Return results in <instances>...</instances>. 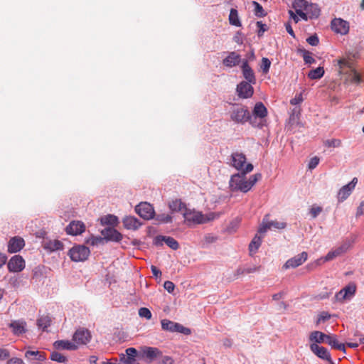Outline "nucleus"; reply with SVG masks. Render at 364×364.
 I'll return each instance as SVG.
<instances>
[{
	"label": "nucleus",
	"mask_w": 364,
	"mask_h": 364,
	"mask_svg": "<svg viewBox=\"0 0 364 364\" xmlns=\"http://www.w3.org/2000/svg\"><path fill=\"white\" fill-rule=\"evenodd\" d=\"M253 170V165L252 164H247L245 169L238 173L232 175L229 181V187L231 191H241L247 193L250 190V186L247 183L246 174Z\"/></svg>",
	"instance_id": "1"
},
{
	"label": "nucleus",
	"mask_w": 364,
	"mask_h": 364,
	"mask_svg": "<svg viewBox=\"0 0 364 364\" xmlns=\"http://www.w3.org/2000/svg\"><path fill=\"white\" fill-rule=\"evenodd\" d=\"M338 65V73L340 75H345L344 83L359 84L362 82L361 75L355 70L353 62L350 60L341 58L337 60Z\"/></svg>",
	"instance_id": "2"
},
{
	"label": "nucleus",
	"mask_w": 364,
	"mask_h": 364,
	"mask_svg": "<svg viewBox=\"0 0 364 364\" xmlns=\"http://www.w3.org/2000/svg\"><path fill=\"white\" fill-rule=\"evenodd\" d=\"M230 118L236 123L245 124L251 119V115L247 107L237 106L231 111Z\"/></svg>",
	"instance_id": "3"
},
{
	"label": "nucleus",
	"mask_w": 364,
	"mask_h": 364,
	"mask_svg": "<svg viewBox=\"0 0 364 364\" xmlns=\"http://www.w3.org/2000/svg\"><path fill=\"white\" fill-rule=\"evenodd\" d=\"M90 253L89 248L85 245L74 246L69 251L70 257L74 262H83L86 260Z\"/></svg>",
	"instance_id": "4"
},
{
	"label": "nucleus",
	"mask_w": 364,
	"mask_h": 364,
	"mask_svg": "<svg viewBox=\"0 0 364 364\" xmlns=\"http://www.w3.org/2000/svg\"><path fill=\"white\" fill-rule=\"evenodd\" d=\"M183 215L187 223L201 224L208 220L201 213L187 208H185Z\"/></svg>",
	"instance_id": "5"
},
{
	"label": "nucleus",
	"mask_w": 364,
	"mask_h": 364,
	"mask_svg": "<svg viewBox=\"0 0 364 364\" xmlns=\"http://www.w3.org/2000/svg\"><path fill=\"white\" fill-rule=\"evenodd\" d=\"M161 328L164 331L170 332H179L184 333L185 335H188L191 333V330L189 328L183 326L178 323L173 322L168 319H163L161 320Z\"/></svg>",
	"instance_id": "6"
},
{
	"label": "nucleus",
	"mask_w": 364,
	"mask_h": 364,
	"mask_svg": "<svg viewBox=\"0 0 364 364\" xmlns=\"http://www.w3.org/2000/svg\"><path fill=\"white\" fill-rule=\"evenodd\" d=\"M136 213L145 220L152 219L155 212L153 206L146 202H141L135 207Z\"/></svg>",
	"instance_id": "7"
},
{
	"label": "nucleus",
	"mask_w": 364,
	"mask_h": 364,
	"mask_svg": "<svg viewBox=\"0 0 364 364\" xmlns=\"http://www.w3.org/2000/svg\"><path fill=\"white\" fill-rule=\"evenodd\" d=\"M140 354L141 357L149 363L162 356V352L158 348L149 346H142L140 348Z\"/></svg>",
	"instance_id": "8"
},
{
	"label": "nucleus",
	"mask_w": 364,
	"mask_h": 364,
	"mask_svg": "<svg viewBox=\"0 0 364 364\" xmlns=\"http://www.w3.org/2000/svg\"><path fill=\"white\" fill-rule=\"evenodd\" d=\"M356 291V286L354 284H350L343 288L335 295V299L341 303L353 297Z\"/></svg>",
	"instance_id": "9"
},
{
	"label": "nucleus",
	"mask_w": 364,
	"mask_h": 364,
	"mask_svg": "<svg viewBox=\"0 0 364 364\" xmlns=\"http://www.w3.org/2000/svg\"><path fill=\"white\" fill-rule=\"evenodd\" d=\"M357 183L358 178L354 177L349 183L341 187L337 194L338 202L341 203L346 200L354 190Z\"/></svg>",
	"instance_id": "10"
},
{
	"label": "nucleus",
	"mask_w": 364,
	"mask_h": 364,
	"mask_svg": "<svg viewBox=\"0 0 364 364\" xmlns=\"http://www.w3.org/2000/svg\"><path fill=\"white\" fill-rule=\"evenodd\" d=\"M309 348L311 352L319 358L326 360L331 364L333 363L331 354L326 348L316 343H311Z\"/></svg>",
	"instance_id": "11"
},
{
	"label": "nucleus",
	"mask_w": 364,
	"mask_h": 364,
	"mask_svg": "<svg viewBox=\"0 0 364 364\" xmlns=\"http://www.w3.org/2000/svg\"><path fill=\"white\" fill-rule=\"evenodd\" d=\"M7 267L10 272H21L25 268V260L21 255H14L9 261Z\"/></svg>",
	"instance_id": "12"
},
{
	"label": "nucleus",
	"mask_w": 364,
	"mask_h": 364,
	"mask_svg": "<svg viewBox=\"0 0 364 364\" xmlns=\"http://www.w3.org/2000/svg\"><path fill=\"white\" fill-rule=\"evenodd\" d=\"M308 257V255L306 252H302L301 254L296 255L295 257L288 259L283 265V268L285 269L289 268H296L301 265Z\"/></svg>",
	"instance_id": "13"
},
{
	"label": "nucleus",
	"mask_w": 364,
	"mask_h": 364,
	"mask_svg": "<svg viewBox=\"0 0 364 364\" xmlns=\"http://www.w3.org/2000/svg\"><path fill=\"white\" fill-rule=\"evenodd\" d=\"M163 242H165L172 250H176L179 248L178 242L171 237L158 235L153 241L154 245L156 246H161Z\"/></svg>",
	"instance_id": "14"
},
{
	"label": "nucleus",
	"mask_w": 364,
	"mask_h": 364,
	"mask_svg": "<svg viewBox=\"0 0 364 364\" xmlns=\"http://www.w3.org/2000/svg\"><path fill=\"white\" fill-rule=\"evenodd\" d=\"M24 246V240L21 237L14 236L9 240L7 250L9 253H16L21 251Z\"/></svg>",
	"instance_id": "15"
},
{
	"label": "nucleus",
	"mask_w": 364,
	"mask_h": 364,
	"mask_svg": "<svg viewBox=\"0 0 364 364\" xmlns=\"http://www.w3.org/2000/svg\"><path fill=\"white\" fill-rule=\"evenodd\" d=\"M91 339L90 332L84 328L77 329L73 335V341L77 344L85 345Z\"/></svg>",
	"instance_id": "16"
},
{
	"label": "nucleus",
	"mask_w": 364,
	"mask_h": 364,
	"mask_svg": "<svg viewBox=\"0 0 364 364\" xmlns=\"http://www.w3.org/2000/svg\"><path fill=\"white\" fill-rule=\"evenodd\" d=\"M66 232L71 235H78L85 230L84 223L79 220L71 221L65 228Z\"/></svg>",
	"instance_id": "17"
},
{
	"label": "nucleus",
	"mask_w": 364,
	"mask_h": 364,
	"mask_svg": "<svg viewBox=\"0 0 364 364\" xmlns=\"http://www.w3.org/2000/svg\"><path fill=\"white\" fill-rule=\"evenodd\" d=\"M249 82L242 81L237 86L238 96L241 98H249L252 96L254 89Z\"/></svg>",
	"instance_id": "18"
},
{
	"label": "nucleus",
	"mask_w": 364,
	"mask_h": 364,
	"mask_svg": "<svg viewBox=\"0 0 364 364\" xmlns=\"http://www.w3.org/2000/svg\"><path fill=\"white\" fill-rule=\"evenodd\" d=\"M331 28L337 33L346 34L349 31L348 23L341 18H334L331 21Z\"/></svg>",
	"instance_id": "19"
},
{
	"label": "nucleus",
	"mask_w": 364,
	"mask_h": 364,
	"mask_svg": "<svg viewBox=\"0 0 364 364\" xmlns=\"http://www.w3.org/2000/svg\"><path fill=\"white\" fill-rule=\"evenodd\" d=\"M231 158V165L237 170L241 171L242 172L245 167V164L247 160L245 155L242 153L235 152L232 154Z\"/></svg>",
	"instance_id": "20"
},
{
	"label": "nucleus",
	"mask_w": 364,
	"mask_h": 364,
	"mask_svg": "<svg viewBox=\"0 0 364 364\" xmlns=\"http://www.w3.org/2000/svg\"><path fill=\"white\" fill-rule=\"evenodd\" d=\"M102 235L105 240L114 242H119L123 237L118 230L112 228H105L102 231Z\"/></svg>",
	"instance_id": "21"
},
{
	"label": "nucleus",
	"mask_w": 364,
	"mask_h": 364,
	"mask_svg": "<svg viewBox=\"0 0 364 364\" xmlns=\"http://www.w3.org/2000/svg\"><path fill=\"white\" fill-rule=\"evenodd\" d=\"M241 55L236 52H230L228 55L223 59V63L225 66L232 68L240 64Z\"/></svg>",
	"instance_id": "22"
},
{
	"label": "nucleus",
	"mask_w": 364,
	"mask_h": 364,
	"mask_svg": "<svg viewBox=\"0 0 364 364\" xmlns=\"http://www.w3.org/2000/svg\"><path fill=\"white\" fill-rule=\"evenodd\" d=\"M287 226V223L284 222H279L277 220L267 222L264 223L263 222L262 226L260 227L259 232L261 233L265 232L267 230L270 229H284Z\"/></svg>",
	"instance_id": "23"
},
{
	"label": "nucleus",
	"mask_w": 364,
	"mask_h": 364,
	"mask_svg": "<svg viewBox=\"0 0 364 364\" xmlns=\"http://www.w3.org/2000/svg\"><path fill=\"white\" fill-rule=\"evenodd\" d=\"M328 336V334H326L319 331H314L310 333L309 340L311 343H326Z\"/></svg>",
	"instance_id": "24"
},
{
	"label": "nucleus",
	"mask_w": 364,
	"mask_h": 364,
	"mask_svg": "<svg viewBox=\"0 0 364 364\" xmlns=\"http://www.w3.org/2000/svg\"><path fill=\"white\" fill-rule=\"evenodd\" d=\"M242 70L244 77L250 83L255 84L256 82L255 73L252 69L250 67L247 60H245L242 65Z\"/></svg>",
	"instance_id": "25"
},
{
	"label": "nucleus",
	"mask_w": 364,
	"mask_h": 364,
	"mask_svg": "<svg viewBox=\"0 0 364 364\" xmlns=\"http://www.w3.org/2000/svg\"><path fill=\"white\" fill-rule=\"evenodd\" d=\"M124 227L127 230H136L141 226L139 220L134 216H126L122 220Z\"/></svg>",
	"instance_id": "26"
},
{
	"label": "nucleus",
	"mask_w": 364,
	"mask_h": 364,
	"mask_svg": "<svg viewBox=\"0 0 364 364\" xmlns=\"http://www.w3.org/2000/svg\"><path fill=\"white\" fill-rule=\"evenodd\" d=\"M326 343H328L333 348L346 353L345 344L339 343L337 339V336L334 334H328V336L326 340Z\"/></svg>",
	"instance_id": "27"
},
{
	"label": "nucleus",
	"mask_w": 364,
	"mask_h": 364,
	"mask_svg": "<svg viewBox=\"0 0 364 364\" xmlns=\"http://www.w3.org/2000/svg\"><path fill=\"white\" fill-rule=\"evenodd\" d=\"M25 358L28 360H36L38 361H43L46 358L45 353L39 350H27L25 353Z\"/></svg>",
	"instance_id": "28"
},
{
	"label": "nucleus",
	"mask_w": 364,
	"mask_h": 364,
	"mask_svg": "<svg viewBox=\"0 0 364 364\" xmlns=\"http://www.w3.org/2000/svg\"><path fill=\"white\" fill-rule=\"evenodd\" d=\"M53 346L55 347V348L56 349H65V350H76L77 349V346L69 341H63V340H60V341H55L54 343H53Z\"/></svg>",
	"instance_id": "29"
},
{
	"label": "nucleus",
	"mask_w": 364,
	"mask_h": 364,
	"mask_svg": "<svg viewBox=\"0 0 364 364\" xmlns=\"http://www.w3.org/2000/svg\"><path fill=\"white\" fill-rule=\"evenodd\" d=\"M253 114L255 117L263 119L267 115V109L262 102L255 104L253 109Z\"/></svg>",
	"instance_id": "30"
},
{
	"label": "nucleus",
	"mask_w": 364,
	"mask_h": 364,
	"mask_svg": "<svg viewBox=\"0 0 364 364\" xmlns=\"http://www.w3.org/2000/svg\"><path fill=\"white\" fill-rule=\"evenodd\" d=\"M12 331L16 335H20L26 332V322L15 321L10 324Z\"/></svg>",
	"instance_id": "31"
},
{
	"label": "nucleus",
	"mask_w": 364,
	"mask_h": 364,
	"mask_svg": "<svg viewBox=\"0 0 364 364\" xmlns=\"http://www.w3.org/2000/svg\"><path fill=\"white\" fill-rule=\"evenodd\" d=\"M309 18H317L320 15V9L318 5L311 4L306 8Z\"/></svg>",
	"instance_id": "32"
},
{
	"label": "nucleus",
	"mask_w": 364,
	"mask_h": 364,
	"mask_svg": "<svg viewBox=\"0 0 364 364\" xmlns=\"http://www.w3.org/2000/svg\"><path fill=\"white\" fill-rule=\"evenodd\" d=\"M51 318L48 315L41 316L37 320V326L38 328H42L43 331H46V328L50 326Z\"/></svg>",
	"instance_id": "33"
},
{
	"label": "nucleus",
	"mask_w": 364,
	"mask_h": 364,
	"mask_svg": "<svg viewBox=\"0 0 364 364\" xmlns=\"http://www.w3.org/2000/svg\"><path fill=\"white\" fill-rule=\"evenodd\" d=\"M168 206H169V208L173 212L184 211L185 208H186V205L181 200H178V199L172 200L169 203Z\"/></svg>",
	"instance_id": "34"
},
{
	"label": "nucleus",
	"mask_w": 364,
	"mask_h": 364,
	"mask_svg": "<svg viewBox=\"0 0 364 364\" xmlns=\"http://www.w3.org/2000/svg\"><path fill=\"white\" fill-rule=\"evenodd\" d=\"M230 23L237 27L241 26V22L238 16L237 11L235 9H231L229 15Z\"/></svg>",
	"instance_id": "35"
},
{
	"label": "nucleus",
	"mask_w": 364,
	"mask_h": 364,
	"mask_svg": "<svg viewBox=\"0 0 364 364\" xmlns=\"http://www.w3.org/2000/svg\"><path fill=\"white\" fill-rule=\"evenodd\" d=\"M262 244V238L260 236L255 235L249 245V250L250 254L255 253L257 251Z\"/></svg>",
	"instance_id": "36"
},
{
	"label": "nucleus",
	"mask_w": 364,
	"mask_h": 364,
	"mask_svg": "<svg viewBox=\"0 0 364 364\" xmlns=\"http://www.w3.org/2000/svg\"><path fill=\"white\" fill-rule=\"evenodd\" d=\"M324 75V69L322 67H318L316 69L311 70L308 73V77L311 80H318L321 78Z\"/></svg>",
	"instance_id": "37"
},
{
	"label": "nucleus",
	"mask_w": 364,
	"mask_h": 364,
	"mask_svg": "<svg viewBox=\"0 0 364 364\" xmlns=\"http://www.w3.org/2000/svg\"><path fill=\"white\" fill-rule=\"evenodd\" d=\"M352 246V244L350 241H345L340 247L333 250L335 255L336 257H338L343 253L346 252Z\"/></svg>",
	"instance_id": "38"
},
{
	"label": "nucleus",
	"mask_w": 364,
	"mask_h": 364,
	"mask_svg": "<svg viewBox=\"0 0 364 364\" xmlns=\"http://www.w3.org/2000/svg\"><path fill=\"white\" fill-rule=\"evenodd\" d=\"M63 247V243L57 240L49 241L46 242L44 245V247L46 249H49L50 251H55L58 250H61Z\"/></svg>",
	"instance_id": "39"
},
{
	"label": "nucleus",
	"mask_w": 364,
	"mask_h": 364,
	"mask_svg": "<svg viewBox=\"0 0 364 364\" xmlns=\"http://www.w3.org/2000/svg\"><path fill=\"white\" fill-rule=\"evenodd\" d=\"M50 358L52 360L61 363H66L68 360L65 356L56 351L52 352Z\"/></svg>",
	"instance_id": "40"
},
{
	"label": "nucleus",
	"mask_w": 364,
	"mask_h": 364,
	"mask_svg": "<svg viewBox=\"0 0 364 364\" xmlns=\"http://www.w3.org/2000/svg\"><path fill=\"white\" fill-rule=\"evenodd\" d=\"M308 3L305 0H294L293 3V7L295 11H299L304 9L308 6Z\"/></svg>",
	"instance_id": "41"
},
{
	"label": "nucleus",
	"mask_w": 364,
	"mask_h": 364,
	"mask_svg": "<svg viewBox=\"0 0 364 364\" xmlns=\"http://www.w3.org/2000/svg\"><path fill=\"white\" fill-rule=\"evenodd\" d=\"M156 220L159 223H169L172 221V218L169 215L163 213L156 215Z\"/></svg>",
	"instance_id": "42"
},
{
	"label": "nucleus",
	"mask_w": 364,
	"mask_h": 364,
	"mask_svg": "<svg viewBox=\"0 0 364 364\" xmlns=\"http://www.w3.org/2000/svg\"><path fill=\"white\" fill-rule=\"evenodd\" d=\"M255 6V14L259 17H263L266 15L262 6L257 1L252 2Z\"/></svg>",
	"instance_id": "43"
},
{
	"label": "nucleus",
	"mask_w": 364,
	"mask_h": 364,
	"mask_svg": "<svg viewBox=\"0 0 364 364\" xmlns=\"http://www.w3.org/2000/svg\"><path fill=\"white\" fill-rule=\"evenodd\" d=\"M103 224L114 225L117 223V218L112 215H108L101 220Z\"/></svg>",
	"instance_id": "44"
},
{
	"label": "nucleus",
	"mask_w": 364,
	"mask_h": 364,
	"mask_svg": "<svg viewBox=\"0 0 364 364\" xmlns=\"http://www.w3.org/2000/svg\"><path fill=\"white\" fill-rule=\"evenodd\" d=\"M303 53L304 61L306 64H312L315 63V59L311 56V53L306 50L301 51Z\"/></svg>",
	"instance_id": "45"
},
{
	"label": "nucleus",
	"mask_w": 364,
	"mask_h": 364,
	"mask_svg": "<svg viewBox=\"0 0 364 364\" xmlns=\"http://www.w3.org/2000/svg\"><path fill=\"white\" fill-rule=\"evenodd\" d=\"M271 65V61L267 58H262L261 69L264 73H267L269 72V68Z\"/></svg>",
	"instance_id": "46"
},
{
	"label": "nucleus",
	"mask_w": 364,
	"mask_h": 364,
	"mask_svg": "<svg viewBox=\"0 0 364 364\" xmlns=\"http://www.w3.org/2000/svg\"><path fill=\"white\" fill-rule=\"evenodd\" d=\"M259 267H252L244 269H238L237 270V274H245L255 272L259 270Z\"/></svg>",
	"instance_id": "47"
},
{
	"label": "nucleus",
	"mask_w": 364,
	"mask_h": 364,
	"mask_svg": "<svg viewBox=\"0 0 364 364\" xmlns=\"http://www.w3.org/2000/svg\"><path fill=\"white\" fill-rule=\"evenodd\" d=\"M331 318V315L326 311H322L318 316L316 324L323 323Z\"/></svg>",
	"instance_id": "48"
},
{
	"label": "nucleus",
	"mask_w": 364,
	"mask_h": 364,
	"mask_svg": "<svg viewBox=\"0 0 364 364\" xmlns=\"http://www.w3.org/2000/svg\"><path fill=\"white\" fill-rule=\"evenodd\" d=\"M325 145L328 147H338L341 145V141L336 139L326 140L325 141Z\"/></svg>",
	"instance_id": "49"
},
{
	"label": "nucleus",
	"mask_w": 364,
	"mask_h": 364,
	"mask_svg": "<svg viewBox=\"0 0 364 364\" xmlns=\"http://www.w3.org/2000/svg\"><path fill=\"white\" fill-rule=\"evenodd\" d=\"M262 175L261 173H255L254 175H252L249 179L247 180V183L250 186V189L252 188V186L257 183V181L259 179H261Z\"/></svg>",
	"instance_id": "50"
},
{
	"label": "nucleus",
	"mask_w": 364,
	"mask_h": 364,
	"mask_svg": "<svg viewBox=\"0 0 364 364\" xmlns=\"http://www.w3.org/2000/svg\"><path fill=\"white\" fill-rule=\"evenodd\" d=\"M139 315L141 317H144L147 319H150L151 318V312L149 311V309L142 307L140 308L139 310Z\"/></svg>",
	"instance_id": "51"
},
{
	"label": "nucleus",
	"mask_w": 364,
	"mask_h": 364,
	"mask_svg": "<svg viewBox=\"0 0 364 364\" xmlns=\"http://www.w3.org/2000/svg\"><path fill=\"white\" fill-rule=\"evenodd\" d=\"M323 209L320 206L313 205L310 209V214L313 218H316L321 212Z\"/></svg>",
	"instance_id": "52"
},
{
	"label": "nucleus",
	"mask_w": 364,
	"mask_h": 364,
	"mask_svg": "<svg viewBox=\"0 0 364 364\" xmlns=\"http://www.w3.org/2000/svg\"><path fill=\"white\" fill-rule=\"evenodd\" d=\"M309 44L313 46H316L318 44L319 40L316 35H313L306 39Z\"/></svg>",
	"instance_id": "53"
},
{
	"label": "nucleus",
	"mask_w": 364,
	"mask_h": 364,
	"mask_svg": "<svg viewBox=\"0 0 364 364\" xmlns=\"http://www.w3.org/2000/svg\"><path fill=\"white\" fill-rule=\"evenodd\" d=\"M164 287L168 293H172L174 290L175 285L171 281H166L164 284Z\"/></svg>",
	"instance_id": "54"
},
{
	"label": "nucleus",
	"mask_w": 364,
	"mask_h": 364,
	"mask_svg": "<svg viewBox=\"0 0 364 364\" xmlns=\"http://www.w3.org/2000/svg\"><path fill=\"white\" fill-rule=\"evenodd\" d=\"M303 101L301 93L296 95L294 98L290 100V103L292 105H296L301 103Z\"/></svg>",
	"instance_id": "55"
},
{
	"label": "nucleus",
	"mask_w": 364,
	"mask_h": 364,
	"mask_svg": "<svg viewBox=\"0 0 364 364\" xmlns=\"http://www.w3.org/2000/svg\"><path fill=\"white\" fill-rule=\"evenodd\" d=\"M319 163V159L317 156L313 157L311 159L309 163V168L314 169L315 168Z\"/></svg>",
	"instance_id": "56"
},
{
	"label": "nucleus",
	"mask_w": 364,
	"mask_h": 364,
	"mask_svg": "<svg viewBox=\"0 0 364 364\" xmlns=\"http://www.w3.org/2000/svg\"><path fill=\"white\" fill-rule=\"evenodd\" d=\"M173 359L168 355L163 356L159 364H173Z\"/></svg>",
	"instance_id": "57"
},
{
	"label": "nucleus",
	"mask_w": 364,
	"mask_h": 364,
	"mask_svg": "<svg viewBox=\"0 0 364 364\" xmlns=\"http://www.w3.org/2000/svg\"><path fill=\"white\" fill-rule=\"evenodd\" d=\"M10 353L8 350L5 348H0V360H4L9 358Z\"/></svg>",
	"instance_id": "58"
},
{
	"label": "nucleus",
	"mask_w": 364,
	"mask_h": 364,
	"mask_svg": "<svg viewBox=\"0 0 364 364\" xmlns=\"http://www.w3.org/2000/svg\"><path fill=\"white\" fill-rule=\"evenodd\" d=\"M6 364H25L22 359L14 357L10 358Z\"/></svg>",
	"instance_id": "59"
},
{
	"label": "nucleus",
	"mask_w": 364,
	"mask_h": 364,
	"mask_svg": "<svg viewBox=\"0 0 364 364\" xmlns=\"http://www.w3.org/2000/svg\"><path fill=\"white\" fill-rule=\"evenodd\" d=\"M151 272L153 273V275L156 278H161V272L155 266L151 265Z\"/></svg>",
	"instance_id": "60"
},
{
	"label": "nucleus",
	"mask_w": 364,
	"mask_h": 364,
	"mask_svg": "<svg viewBox=\"0 0 364 364\" xmlns=\"http://www.w3.org/2000/svg\"><path fill=\"white\" fill-rule=\"evenodd\" d=\"M363 215H364V200L360 203L356 210L357 217H359Z\"/></svg>",
	"instance_id": "61"
},
{
	"label": "nucleus",
	"mask_w": 364,
	"mask_h": 364,
	"mask_svg": "<svg viewBox=\"0 0 364 364\" xmlns=\"http://www.w3.org/2000/svg\"><path fill=\"white\" fill-rule=\"evenodd\" d=\"M257 26L259 28L258 31V35L260 36L262 33H264L267 30V26L262 23L261 21L257 22Z\"/></svg>",
	"instance_id": "62"
},
{
	"label": "nucleus",
	"mask_w": 364,
	"mask_h": 364,
	"mask_svg": "<svg viewBox=\"0 0 364 364\" xmlns=\"http://www.w3.org/2000/svg\"><path fill=\"white\" fill-rule=\"evenodd\" d=\"M337 257L334 253V252L330 251L324 257L323 261L327 262L333 259L334 258Z\"/></svg>",
	"instance_id": "63"
},
{
	"label": "nucleus",
	"mask_w": 364,
	"mask_h": 364,
	"mask_svg": "<svg viewBox=\"0 0 364 364\" xmlns=\"http://www.w3.org/2000/svg\"><path fill=\"white\" fill-rule=\"evenodd\" d=\"M89 361H90V364H100V362H99L98 358L95 355L90 356Z\"/></svg>",
	"instance_id": "64"
}]
</instances>
